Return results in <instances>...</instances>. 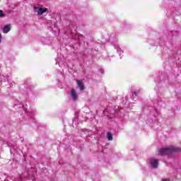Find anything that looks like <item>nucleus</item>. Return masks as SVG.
Listing matches in <instances>:
<instances>
[{"label":"nucleus","instance_id":"obj_1","mask_svg":"<svg viewBox=\"0 0 181 181\" xmlns=\"http://www.w3.org/2000/svg\"><path fill=\"white\" fill-rule=\"evenodd\" d=\"M175 152H181V148L178 147H175L170 146L166 148H163L158 149V155L163 156L165 155H168V156H172Z\"/></svg>","mask_w":181,"mask_h":181},{"label":"nucleus","instance_id":"obj_2","mask_svg":"<svg viewBox=\"0 0 181 181\" xmlns=\"http://www.w3.org/2000/svg\"><path fill=\"white\" fill-rule=\"evenodd\" d=\"M47 11V8L34 6V12L37 13V15H43V13H45Z\"/></svg>","mask_w":181,"mask_h":181},{"label":"nucleus","instance_id":"obj_3","mask_svg":"<svg viewBox=\"0 0 181 181\" xmlns=\"http://www.w3.org/2000/svg\"><path fill=\"white\" fill-rule=\"evenodd\" d=\"M150 164L151 165V168H153V169H156V168H158L159 163L158 161V160L155 159V158H151L150 160Z\"/></svg>","mask_w":181,"mask_h":181},{"label":"nucleus","instance_id":"obj_4","mask_svg":"<svg viewBox=\"0 0 181 181\" xmlns=\"http://www.w3.org/2000/svg\"><path fill=\"white\" fill-rule=\"evenodd\" d=\"M71 95L74 100V101H76L77 100V93H76V90L74 89L71 90Z\"/></svg>","mask_w":181,"mask_h":181},{"label":"nucleus","instance_id":"obj_5","mask_svg":"<svg viewBox=\"0 0 181 181\" xmlns=\"http://www.w3.org/2000/svg\"><path fill=\"white\" fill-rule=\"evenodd\" d=\"M77 85L81 91L84 90V83L81 81H77Z\"/></svg>","mask_w":181,"mask_h":181},{"label":"nucleus","instance_id":"obj_6","mask_svg":"<svg viewBox=\"0 0 181 181\" xmlns=\"http://www.w3.org/2000/svg\"><path fill=\"white\" fill-rule=\"evenodd\" d=\"M8 32H11V25H5L3 28V33H8Z\"/></svg>","mask_w":181,"mask_h":181},{"label":"nucleus","instance_id":"obj_7","mask_svg":"<svg viewBox=\"0 0 181 181\" xmlns=\"http://www.w3.org/2000/svg\"><path fill=\"white\" fill-rule=\"evenodd\" d=\"M71 35L72 39H74V40H78V39L83 37V35H79L78 34H75V35H73V33H71Z\"/></svg>","mask_w":181,"mask_h":181},{"label":"nucleus","instance_id":"obj_8","mask_svg":"<svg viewBox=\"0 0 181 181\" xmlns=\"http://www.w3.org/2000/svg\"><path fill=\"white\" fill-rule=\"evenodd\" d=\"M107 138L108 141H112V134H111L110 132H108L107 134Z\"/></svg>","mask_w":181,"mask_h":181},{"label":"nucleus","instance_id":"obj_9","mask_svg":"<svg viewBox=\"0 0 181 181\" xmlns=\"http://www.w3.org/2000/svg\"><path fill=\"white\" fill-rule=\"evenodd\" d=\"M0 18H5V13L2 10H0Z\"/></svg>","mask_w":181,"mask_h":181},{"label":"nucleus","instance_id":"obj_10","mask_svg":"<svg viewBox=\"0 0 181 181\" xmlns=\"http://www.w3.org/2000/svg\"><path fill=\"white\" fill-rule=\"evenodd\" d=\"M139 93L136 92V91H134L132 94V97H133V99L135 98V97H136L138 95Z\"/></svg>","mask_w":181,"mask_h":181},{"label":"nucleus","instance_id":"obj_11","mask_svg":"<svg viewBox=\"0 0 181 181\" xmlns=\"http://www.w3.org/2000/svg\"><path fill=\"white\" fill-rule=\"evenodd\" d=\"M117 52L119 53V56H121V54H122L124 53V52H122L121 50V48H117Z\"/></svg>","mask_w":181,"mask_h":181},{"label":"nucleus","instance_id":"obj_12","mask_svg":"<svg viewBox=\"0 0 181 181\" xmlns=\"http://www.w3.org/2000/svg\"><path fill=\"white\" fill-rule=\"evenodd\" d=\"M112 115L110 116V118H112V117H115V115H114V114H115V110H112Z\"/></svg>","mask_w":181,"mask_h":181},{"label":"nucleus","instance_id":"obj_13","mask_svg":"<svg viewBox=\"0 0 181 181\" xmlns=\"http://www.w3.org/2000/svg\"><path fill=\"white\" fill-rule=\"evenodd\" d=\"M16 181H22V177H19L18 180H16Z\"/></svg>","mask_w":181,"mask_h":181},{"label":"nucleus","instance_id":"obj_14","mask_svg":"<svg viewBox=\"0 0 181 181\" xmlns=\"http://www.w3.org/2000/svg\"><path fill=\"white\" fill-rule=\"evenodd\" d=\"M2 42V35L0 34V43Z\"/></svg>","mask_w":181,"mask_h":181},{"label":"nucleus","instance_id":"obj_15","mask_svg":"<svg viewBox=\"0 0 181 181\" xmlns=\"http://www.w3.org/2000/svg\"><path fill=\"white\" fill-rule=\"evenodd\" d=\"M158 115H159V112H157V114L155 115V117H158Z\"/></svg>","mask_w":181,"mask_h":181},{"label":"nucleus","instance_id":"obj_16","mask_svg":"<svg viewBox=\"0 0 181 181\" xmlns=\"http://www.w3.org/2000/svg\"><path fill=\"white\" fill-rule=\"evenodd\" d=\"M162 181H170V180H168L166 179H163Z\"/></svg>","mask_w":181,"mask_h":181}]
</instances>
